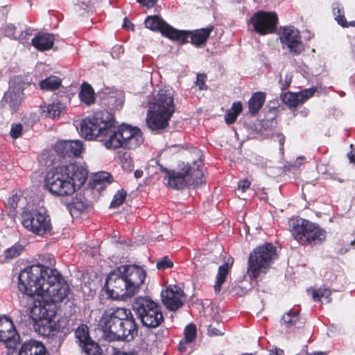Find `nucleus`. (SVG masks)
<instances>
[{
    "label": "nucleus",
    "mask_w": 355,
    "mask_h": 355,
    "mask_svg": "<svg viewBox=\"0 0 355 355\" xmlns=\"http://www.w3.org/2000/svg\"><path fill=\"white\" fill-rule=\"evenodd\" d=\"M132 306L138 319L146 327L156 328L164 322L162 307L149 297H137Z\"/></svg>",
    "instance_id": "9d476101"
},
{
    "label": "nucleus",
    "mask_w": 355,
    "mask_h": 355,
    "mask_svg": "<svg viewBox=\"0 0 355 355\" xmlns=\"http://www.w3.org/2000/svg\"><path fill=\"white\" fill-rule=\"evenodd\" d=\"M16 80L10 81V88L4 94L3 101L10 105L12 108L17 107L23 99V88L20 85H15Z\"/></svg>",
    "instance_id": "412c9836"
},
{
    "label": "nucleus",
    "mask_w": 355,
    "mask_h": 355,
    "mask_svg": "<svg viewBox=\"0 0 355 355\" xmlns=\"http://www.w3.org/2000/svg\"><path fill=\"white\" fill-rule=\"evenodd\" d=\"M207 334L209 336H223L224 334V331L223 329H218L212 325H209L207 327Z\"/></svg>",
    "instance_id": "c03bdc74"
},
{
    "label": "nucleus",
    "mask_w": 355,
    "mask_h": 355,
    "mask_svg": "<svg viewBox=\"0 0 355 355\" xmlns=\"http://www.w3.org/2000/svg\"><path fill=\"white\" fill-rule=\"evenodd\" d=\"M270 355H284V352L282 350H275L272 352Z\"/></svg>",
    "instance_id": "bf43d9fd"
},
{
    "label": "nucleus",
    "mask_w": 355,
    "mask_h": 355,
    "mask_svg": "<svg viewBox=\"0 0 355 355\" xmlns=\"http://www.w3.org/2000/svg\"><path fill=\"white\" fill-rule=\"evenodd\" d=\"M205 76L204 75L199 74L197 76L196 78V84L198 85L199 88L202 90L205 88Z\"/></svg>",
    "instance_id": "8fccbe9b"
},
{
    "label": "nucleus",
    "mask_w": 355,
    "mask_h": 355,
    "mask_svg": "<svg viewBox=\"0 0 355 355\" xmlns=\"http://www.w3.org/2000/svg\"><path fill=\"white\" fill-rule=\"evenodd\" d=\"M87 175L83 164L73 162L51 169L46 175L44 184L53 195L71 196L83 185Z\"/></svg>",
    "instance_id": "7ed1b4c3"
},
{
    "label": "nucleus",
    "mask_w": 355,
    "mask_h": 355,
    "mask_svg": "<svg viewBox=\"0 0 355 355\" xmlns=\"http://www.w3.org/2000/svg\"><path fill=\"white\" fill-rule=\"evenodd\" d=\"M145 26L153 31H159L162 35L171 40H185V34L173 28L159 16H148L145 20Z\"/></svg>",
    "instance_id": "4468645a"
},
{
    "label": "nucleus",
    "mask_w": 355,
    "mask_h": 355,
    "mask_svg": "<svg viewBox=\"0 0 355 355\" xmlns=\"http://www.w3.org/2000/svg\"><path fill=\"white\" fill-rule=\"evenodd\" d=\"M66 103L61 99H55L52 103L42 107V112L46 116L52 119H56L64 112Z\"/></svg>",
    "instance_id": "b1692460"
},
{
    "label": "nucleus",
    "mask_w": 355,
    "mask_h": 355,
    "mask_svg": "<svg viewBox=\"0 0 355 355\" xmlns=\"http://www.w3.org/2000/svg\"><path fill=\"white\" fill-rule=\"evenodd\" d=\"M355 26V21H350L349 23H347V26Z\"/></svg>",
    "instance_id": "052dcab7"
},
{
    "label": "nucleus",
    "mask_w": 355,
    "mask_h": 355,
    "mask_svg": "<svg viewBox=\"0 0 355 355\" xmlns=\"http://www.w3.org/2000/svg\"><path fill=\"white\" fill-rule=\"evenodd\" d=\"M24 250V246L20 244H15L5 251V257L8 259L18 257Z\"/></svg>",
    "instance_id": "4c0bfd02"
},
{
    "label": "nucleus",
    "mask_w": 355,
    "mask_h": 355,
    "mask_svg": "<svg viewBox=\"0 0 355 355\" xmlns=\"http://www.w3.org/2000/svg\"><path fill=\"white\" fill-rule=\"evenodd\" d=\"M146 277L139 266L123 265L111 272L106 278V292L112 299L125 300L137 294Z\"/></svg>",
    "instance_id": "f03ea898"
},
{
    "label": "nucleus",
    "mask_w": 355,
    "mask_h": 355,
    "mask_svg": "<svg viewBox=\"0 0 355 355\" xmlns=\"http://www.w3.org/2000/svg\"><path fill=\"white\" fill-rule=\"evenodd\" d=\"M277 137H278V139H279V141L280 146H283V144H284V141H285V137H284V136L283 135H282V134H279V135H277Z\"/></svg>",
    "instance_id": "13d9d810"
},
{
    "label": "nucleus",
    "mask_w": 355,
    "mask_h": 355,
    "mask_svg": "<svg viewBox=\"0 0 355 355\" xmlns=\"http://www.w3.org/2000/svg\"><path fill=\"white\" fill-rule=\"evenodd\" d=\"M19 355H49L45 347L40 342L29 340L24 343L19 352Z\"/></svg>",
    "instance_id": "5701e85b"
},
{
    "label": "nucleus",
    "mask_w": 355,
    "mask_h": 355,
    "mask_svg": "<svg viewBox=\"0 0 355 355\" xmlns=\"http://www.w3.org/2000/svg\"><path fill=\"white\" fill-rule=\"evenodd\" d=\"M113 128L114 118L112 115L99 112L84 119L77 126V130L85 139H98L105 146L104 139L108 137L110 130Z\"/></svg>",
    "instance_id": "6e6552de"
},
{
    "label": "nucleus",
    "mask_w": 355,
    "mask_h": 355,
    "mask_svg": "<svg viewBox=\"0 0 355 355\" xmlns=\"http://www.w3.org/2000/svg\"><path fill=\"white\" fill-rule=\"evenodd\" d=\"M31 30H26L25 32H23L20 34V35L18 37V40L20 41H24L26 40L27 36L31 35Z\"/></svg>",
    "instance_id": "864d4df0"
},
{
    "label": "nucleus",
    "mask_w": 355,
    "mask_h": 355,
    "mask_svg": "<svg viewBox=\"0 0 355 355\" xmlns=\"http://www.w3.org/2000/svg\"><path fill=\"white\" fill-rule=\"evenodd\" d=\"M174 92L170 87L159 90L150 103L146 117V123L152 130L165 128L168 124L175 106L173 103Z\"/></svg>",
    "instance_id": "423d86ee"
},
{
    "label": "nucleus",
    "mask_w": 355,
    "mask_h": 355,
    "mask_svg": "<svg viewBox=\"0 0 355 355\" xmlns=\"http://www.w3.org/2000/svg\"><path fill=\"white\" fill-rule=\"evenodd\" d=\"M106 338L110 341H130L137 334V326L130 310L116 308L107 311L101 320Z\"/></svg>",
    "instance_id": "20e7f679"
},
{
    "label": "nucleus",
    "mask_w": 355,
    "mask_h": 355,
    "mask_svg": "<svg viewBox=\"0 0 355 355\" xmlns=\"http://www.w3.org/2000/svg\"><path fill=\"white\" fill-rule=\"evenodd\" d=\"M126 197V192L124 190L119 191L114 196L110 204L111 207H116L121 205Z\"/></svg>",
    "instance_id": "58836bf2"
},
{
    "label": "nucleus",
    "mask_w": 355,
    "mask_h": 355,
    "mask_svg": "<svg viewBox=\"0 0 355 355\" xmlns=\"http://www.w3.org/2000/svg\"><path fill=\"white\" fill-rule=\"evenodd\" d=\"M78 96L81 102L87 105H90L94 103V92L92 87L87 83H83L81 85Z\"/></svg>",
    "instance_id": "c85d7f7f"
},
{
    "label": "nucleus",
    "mask_w": 355,
    "mask_h": 355,
    "mask_svg": "<svg viewBox=\"0 0 355 355\" xmlns=\"http://www.w3.org/2000/svg\"><path fill=\"white\" fill-rule=\"evenodd\" d=\"M19 336L17 333L12 321L5 316L0 318V342L6 344L9 349L17 347Z\"/></svg>",
    "instance_id": "f3484780"
},
{
    "label": "nucleus",
    "mask_w": 355,
    "mask_h": 355,
    "mask_svg": "<svg viewBox=\"0 0 355 355\" xmlns=\"http://www.w3.org/2000/svg\"><path fill=\"white\" fill-rule=\"evenodd\" d=\"M173 266V261L168 257H164L159 259L157 262V268L159 270H164L166 268H171Z\"/></svg>",
    "instance_id": "a19ab883"
},
{
    "label": "nucleus",
    "mask_w": 355,
    "mask_h": 355,
    "mask_svg": "<svg viewBox=\"0 0 355 355\" xmlns=\"http://www.w3.org/2000/svg\"><path fill=\"white\" fill-rule=\"evenodd\" d=\"M75 335L79 342L80 346L91 340L89 336L88 328L85 325L79 327L76 329Z\"/></svg>",
    "instance_id": "c9c22d12"
},
{
    "label": "nucleus",
    "mask_w": 355,
    "mask_h": 355,
    "mask_svg": "<svg viewBox=\"0 0 355 355\" xmlns=\"http://www.w3.org/2000/svg\"><path fill=\"white\" fill-rule=\"evenodd\" d=\"M162 303L166 309L175 311L180 309L184 300L183 291L177 286H170L161 293Z\"/></svg>",
    "instance_id": "a211bd4d"
},
{
    "label": "nucleus",
    "mask_w": 355,
    "mask_h": 355,
    "mask_svg": "<svg viewBox=\"0 0 355 355\" xmlns=\"http://www.w3.org/2000/svg\"><path fill=\"white\" fill-rule=\"evenodd\" d=\"M15 26L13 24H8L4 28L5 35L9 37H14L15 33Z\"/></svg>",
    "instance_id": "a18cd8bd"
},
{
    "label": "nucleus",
    "mask_w": 355,
    "mask_h": 355,
    "mask_svg": "<svg viewBox=\"0 0 355 355\" xmlns=\"http://www.w3.org/2000/svg\"><path fill=\"white\" fill-rule=\"evenodd\" d=\"M292 234L294 239L302 245H317L326 239V231L315 223L303 218L293 223Z\"/></svg>",
    "instance_id": "f8f14e48"
},
{
    "label": "nucleus",
    "mask_w": 355,
    "mask_h": 355,
    "mask_svg": "<svg viewBox=\"0 0 355 355\" xmlns=\"http://www.w3.org/2000/svg\"><path fill=\"white\" fill-rule=\"evenodd\" d=\"M94 180L95 182H97V183H104V182L110 183L112 180V176L110 175V173L105 172V171H102V172H100V173L96 174V175L94 176Z\"/></svg>",
    "instance_id": "ea45409f"
},
{
    "label": "nucleus",
    "mask_w": 355,
    "mask_h": 355,
    "mask_svg": "<svg viewBox=\"0 0 355 355\" xmlns=\"http://www.w3.org/2000/svg\"><path fill=\"white\" fill-rule=\"evenodd\" d=\"M213 30V27H208L207 28H202L196 30L195 31H182L186 35L185 40L180 41L182 43L187 42L188 39H191V42L193 44L197 46H200L205 44L207 39L209 38L211 32ZM181 32V31H180Z\"/></svg>",
    "instance_id": "4be33fe9"
},
{
    "label": "nucleus",
    "mask_w": 355,
    "mask_h": 355,
    "mask_svg": "<svg viewBox=\"0 0 355 355\" xmlns=\"http://www.w3.org/2000/svg\"><path fill=\"white\" fill-rule=\"evenodd\" d=\"M62 80L55 76H51L40 83V87L42 90H54L60 87Z\"/></svg>",
    "instance_id": "7c9ffc66"
},
{
    "label": "nucleus",
    "mask_w": 355,
    "mask_h": 355,
    "mask_svg": "<svg viewBox=\"0 0 355 355\" xmlns=\"http://www.w3.org/2000/svg\"><path fill=\"white\" fill-rule=\"evenodd\" d=\"M69 211L72 216H78L86 209V203L82 196H76L68 204Z\"/></svg>",
    "instance_id": "c756f323"
},
{
    "label": "nucleus",
    "mask_w": 355,
    "mask_h": 355,
    "mask_svg": "<svg viewBox=\"0 0 355 355\" xmlns=\"http://www.w3.org/2000/svg\"><path fill=\"white\" fill-rule=\"evenodd\" d=\"M331 291L326 287H320L318 290L312 291V297L314 301L320 302L322 304L329 303L331 301Z\"/></svg>",
    "instance_id": "2f4dec72"
},
{
    "label": "nucleus",
    "mask_w": 355,
    "mask_h": 355,
    "mask_svg": "<svg viewBox=\"0 0 355 355\" xmlns=\"http://www.w3.org/2000/svg\"><path fill=\"white\" fill-rule=\"evenodd\" d=\"M332 10L335 19L337 22L343 27L347 26V21L345 20L343 15V8L337 2L332 4Z\"/></svg>",
    "instance_id": "72a5a7b5"
},
{
    "label": "nucleus",
    "mask_w": 355,
    "mask_h": 355,
    "mask_svg": "<svg viewBox=\"0 0 355 355\" xmlns=\"http://www.w3.org/2000/svg\"><path fill=\"white\" fill-rule=\"evenodd\" d=\"M104 140L105 148L108 149H135L143 143L144 138L139 128L128 125H122L116 128L114 120V128L110 130L108 137Z\"/></svg>",
    "instance_id": "1a4fd4ad"
},
{
    "label": "nucleus",
    "mask_w": 355,
    "mask_h": 355,
    "mask_svg": "<svg viewBox=\"0 0 355 355\" xmlns=\"http://www.w3.org/2000/svg\"><path fill=\"white\" fill-rule=\"evenodd\" d=\"M230 110L238 116V115L242 112L243 106L241 102H234Z\"/></svg>",
    "instance_id": "49530a36"
},
{
    "label": "nucleus",
    "mask_w": 355,
    "mask_h": 355,
    "mask_svg": "<svg viewBox=\"0 0 355 355\" xmlns=\"http://www.w3.org/2000/svg\"><path fill=\"white\" fill-rule=\"evenodd\" d=\"M38 299L33 301L30 297V304L33 305L29 307L30 317L35 321V330L43 336H49L55 329V305L57 302L44 296H37Z\"/></svg>",
    "instance_id": "0eeeda50"
},
{
    "label": "nucleus",
    "mask_w": 355,
    "mask_h": 355,
    "mask_svg": "<svg viewBox=\"0 0 355 355\" xmlns=\"http://www.w3.org/2000/svg\"><path fill=\"white\" fill-rule=\"evenodd\" d=\"M18 279L19 291L29 297L44 296L53 302H62L69 293V286L60 272L42 264L26 267Z\"/></svg>",
    "instance_id": "f257e3e1"
},
{
    "label": "nucleus",
    "mask_w": 355,
    "mask_h": 355,
    "mask_svg": "<svg viewBox=\"0 0 355 355\" xmlns=\"http://www.w3.org/2000/svg\"><path fill=\"white\" fill-rule=\"evenodd\" d=\"M283 322L288 327L296 324L299 320L298 313L297 311H290L286 313L282 318Z\"/></svg>",
    "instance_id": "e433bc0d"
},
{
    "label": "nucleus",
    "mask_w": 355,
    "mask_h": 355,
    "mask_svg": "<svg viewBox=\"0 0 355 355\" xmlns=\"http://www.w3.org/2000/svg\"><path fill=\"white\" fill-rule=\"evenodd\" d=\"M195 153L198 158L193 161L192 165L182 162L179 165L178 171L162 168L166 173L164 179L167 180V184L170 187L182 189L186 187H195L205 182L201 152L199 150H196Z\"/></svg>",
    "instance_id": "39448f33"
},
{
    "label": "nucleus",
    "mask_w": 355,
    "mask_h": 355,
    "mask_svg": "<svg viewBox=\"0 0 355 355\" xmlns=\"http://www.w3.org/2000/svg\"><path fill=\"white\" fill-rule=\"evenodd\" d=\"M133 24L127 19L125 18L123 20V27L127 29H133Z\"/></svg>",
    "instance_id": "5fc2aeb1"
},
{
    "label": "nucleus",
    "mask_w": 355,
    "mask_h": 355,
    "mask_svg": "<svg viewBox=\"0 0 355 355\" xmlns=\"http://www.w3.org/2000/svg\"><path fill=\"white\" fill-rule=\"evenodd\" d=\"M137 1L147 8H150L155 6L157 0H137Z\"/></svg>",
    "instance_id": "603ef678"
},
{
    "label": "nucleus",
    "mask_w": 355,
    "mask_h": 355,
    "mask_svg": "<svg viewBox=\"0 0 355 355\" xmlns=\"http://www.w3.org/2000/svg\"><path fill=\"white\" fill-rule=\"evenodd\" d=\"M107 103L114 109L121 107L123 103V94L121 91H115L107 97Z\"/></svg>",
    "instance_id": "473e14b6"
},
{
    "label": "nucleus",
    "mask_w": 355,
    "mask_h": 355,
    "mask_svg": "<svg viewBox=\"0 0 355 355\" xmlns=\"http://www.w3.org/2000/svg\"><path fill=\"white\" fill-rule=\"evenodd\" d=\"M23 127L21 124H13L10 130V135L13 138H18L21 136Z\"/></svg>",
    "instance_id": "37998d69"
},
{
    "label": "nucleus",
    "mask_w": 355,
    "mask_h": 355,
    "mask_svg": "<svg viewBox=\"0 0 355 355\" xmlns=\"http://www.w3.org/2000/svg\"><path fill=\"white\" fill-rule=\"evenodd\" d=\"M291 82V78L286 76L285 85L283 87V89H286L289 86Z\"/></svg>",
    "instance_id": "4d7b16f0"
},
{
    "label": "nucleus",
    "mask_w": 355,
    "mask_h": 355,
    "mask_svg": "<svg viewBox=\"0 0 355 355\" xmlns=\"http://www.w3.org/2000/svg\"><path fill=\"white\" fill-rule=\"evenodd\" d=\"M19 200V197L17 195H15L8 200V203L10 205L12 208L15 209L17 207Z\"/></svg>",
    "instance_id": "3c124183"
},
{
    "label": "nucleus",
    "mask_w": 355,
    "mask_h": 355,
    "mask_svg": "<svg viewBox=\"0 0 355 355\" xmlns=\"http://www.w3.org/2000/svg\"><path fill=\"white\" fill-rule=\"evenodd\" d=\"M232 263L233 261H230V259H228L226 263L219 266L214 285V291L216 293L220 291L221 286L226 281Z\"/></svg>",
    "instance_id": "a878e982"
},
{
    "label": "nucleus",
    "mask_w": 355,
    "mask_h": 355,
    "mask_svg": "<svg viewBox=\"0 0 355 355\" xmlns=\"http://www.w3.org/2000/svg\"><path fill=\"white\" fill-rule=\"evenodd\" d=\"M197 329L196 325L190 324L185 327L184 339L180 342L178 349L182 352L187 349V345L193 342L196 338Z\"/></svg>",
    "instance_id": "bb28decb"
},
{
    "label": "nucleus",
    "mask_w": 355,
    "mask_h": 355,
    "mask_svg": "<svg viewBox=\"0 0 355 355\" xmlns=\"http://www.w3.org/2000/svg\"><path fill=\"white\" fill-rule=\"evenodd\" d=\"M316 89L311 87L305 89L297 93L286 92L281 94V100L284 103L289 106L297 107L313 96Z\"/></svg>",
    "instance_id": "aec40b11"
},
{
    "label": "nucleus",
    "mask_w": 355,
    "mask_h": 355,
    "mask_svg": "<svg viewBox=\"0 0 355 355\" xmlns=\"http://www.w3.org/2000/svg\"><path fill=\"white\" fill-rule=\"evenodd\" d=\"M283 48H287L295 55H299L303 51V45L299 31L294 26L284 27L279 36Z\"/></svg>",
    "instance_id": "dca6fc26"
},
{
    "label": "nucleus",
    "mask_w": 355,
    "mask_h": 355,
    "mask_svg": "<svg viewBox=\"0 0 355 355\" xmlns=\"http://www.w3.org/2000/svg\"><path fill=\"white\" fill-rule=\"evenodd\" d=\"M225 122L227 123V124H232L237 119V116H236L233 112L231 110H227V112H226L225 114Z\"/></svg>",
    "instance_id": "de8ad7c7"
},
{
    "label": "nucleus",
    "mask_w": 355,
    "mask_h": 355,
    "mask_svg": "<svg viewBox=\"0 0 355 355\" xmlns=\"http://www.w3.org/2000/svg\"><path fill=\"white\" fill-rule=\"evenodd\" d=\"M250 186V182L247 179L241 180L238 182V188L244 193Z\"/></svg>",
    "instance_id": "09e8293b"
},
{
    "label": "nucleus",
    "mask_w": 355,
    "mask_h": 355,
    "mask_svg": "<svg viewBox=\"0 0 355 355\" xmlns=\"http://www.w3.org/2000/svg\"><path fill=\"white\" fill-rule=\"evenodd\" d=\"M278 18L275 13L265 12L255 13L250 19L254 30L260 35L273 33Z\"/></svg>",
    "instance_id": "2eb2a0df"
},
{
    "label": "nucleus",
    "mask_w": 355,
    "mask_h": 355,
    "mask_svg": "<svg viewBox=\"0 0 355 355\" xmlns=\"http://www.w3.org/2000/svg\"><path fill=\"white\" fill-rule=\"evenodd\" d=\"M276 258V250L272 244L265 243L257 247L249 256L248 275L251 278H256L261 273H266Z\"/></svg>",
    "instance_id": "9b49d317"
},
{
    "label": "nucleus",
    "mask_w": 355,
    "mask_h": 355,
    "mask_svg": "<svg viewBox=\"0 0 355 355\" xmlns=\"http://www.w3.org/2000/svg\"><path fill=\"white\" fill-rule=\"evenodd\" d=\"M115 355H148V352L145 348H139L129 352L118 351Z\"/></svg>",
    "instance_id": "79ce46f5"
},
{
    "label": "nucleus",
    "mask_w": 355,
    "mask_h": 355,
    "mask_svg": "<svg viewBox=\"0 0 355 355\" xmlns=\"http://www.w3.org/2000/svg\"><path fill=\"white\" fill-rule=\"evenodd\" d=\"M80 347L87 355H98L101 354V347L97 343L92 340L85 344H82Z\"/></svg>",
    "instance_id": "f704fd0d"
},
{
    "label": "nucleus",
    "mask_w": 355,
    "mask_h": 355,
    "mask_svg": "<svg viewBox=\"0 0 355 355\" xmlns=\"http://www.w3.org/2000/svg\"><path fill=\"white\" fill-rule=\"evenodd\" d=\"M21 223L26 230L38 236H44L51 230L50 217L44 209L24 211Z\"/></svg>",
    "instance_id": "ddd939ff"
},
{
    "label": "nucleus",
    "mask_w": 355,
    "mask_h": 355,
    "mask_svg": "<svg viewBox=\"0 0 355 355\" xmlns=\"http://www.w3.org/2000/svg\"><path fill=\"white\" fill-rule=\"evenodd\" d=\"M83 149V142L80 140H62L54 146L55 151L64 157H78Z\"/></svg>",
    "instance_id": "6ab92c4d"
},
{
    "label": "nucleus",
    "mask_w": 355,
    "mask_h": 355,
    "mask_svg": "<svg viewBox=\"0 0 355 355\" xmlns=\"http://www.w3.org/2000/svg\"><path fill=\"white\" fill-rule=\"evenodd\" d=\"M266 95L263 92H256L249 100V111L252 114H257L265 102Z\"/></svg>",
    "instance_id": "cd10ccee"
},
{
    "label": "nucleus",
    "mask_w": 355,
    "mask_h": 355,
    "mask_svg": "<svg viewBox=\"0 0 355 355\" xmlns=\"http://www.w3.org/2000/svg\"><path fill=\"white\" fill-rule=\"evenodd\" d=\"M143 173H144L143 171H141V170H136L135 171L134 175H135V178L139 179V178H141L143 176Z\"/></svg>",
    "instance_id": "6e6d98bb"
},
{
    "label": "nucleus",
    "mask_w": 355,
    "mask_h": 355,
    "mask_svg": "<svg viewBox=\"0 0 355 355\" xmlns=\"http://www.w3.org/2000/svg\"><path fill=\"white\" fill-rule=\"evenodd\" d=\"M31 43L39 51L49 50L53 47L54 36L49 33L39 34L32 39Z\"/></svg>",
    "instance_id": "393cba45"
}]
</instances>
